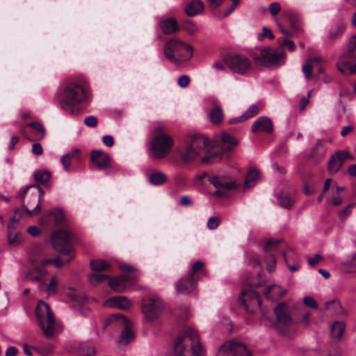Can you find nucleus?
<instances>
[{
    "label": "nucleus",
    "mask_w": 356,
    "mask_h": 356,
    "mask_svg": "<svg viewBox=\"0 0 356 356\" xmlns=\"http://www.w3.org/2000/svg\"><path fill=\"white\" fill-rule=\"evenodd\" d=\"M268 10L273 16H275L280 13L281 10V6L277 2H273L269 5Z\"/></svg>",
    "instance_id": "nucleus-51"
},
{
    "label": "nucleus",
    "mask_w": 356,
    "mask_h": 356,
    "mask_svg": "<svg viewBox=\"0 0 356 356\" xmlns=\"http://www.w3.org/2000/svg\"><path fill=\"white\" fill-rule=\"evenodd\" d=\"M202 353L197 332L192 327H187L184 334L177 339L173 352L166 356H202Z\"/></svg>",
    "instance_id": "nucleus-2"
},
{
    "label": "nucleus",
    "mask_w": 356,
    "mask_h": 356,
    "mask_svg": "<svg viewBox=\"0 0 356 356\" xmlns=\"http://www.w3.org/2000/svg\"><path fill=\"white\" fill-rule=\"evenodd\" d=\"M174 144L172 138L166 134L164 127H157L155 136L149 143V156L154 159H163L170 153Z\"/></svg>",
    "instance_id": "nucleus-6"
},
{
    "label": "nucleus",
    "mask_w": 356,
    "mask_h": 356,
    "mask_svg": "<svg viewBox=\"0 0 356 356\" xmlns=\"http://www.w3.org/2000/svg\"><path fill=\"white\" fill-rule=\"evenodd\" d=\"M228 68L235 74L246 75L252 70V62L246 56L239 54H231L225 58Z\"/></svg>",
    "instance_id": "nucleus-11"
},
{
    "label": "nucleus",
    "mask_w": 356,
    "mask_h": 356,
    "mask_svg": "<svg viewBox=\"0 0 356 356\" xmlns=\"http://www.w3.org/2000/svg\"><path fill=\"white\" fill-rule=\"evenodd\" d=\"M354 204H350L343 210L339 212V218L341 219H344L351 213V209L354 207Z\"/></svg>",
    "instance_id": "nucleus-58"
},
{
    "label": "nucleus",
    "mask_w": 356,
    "mask_h": 356,
    "mask_svg": "<svg viewBox=\"0 0 356 356\" xmlns=\"http://www.w3.org/2000/svg\"><path fill=\"white\" fill-rule=\"evenodd\" d=\"M59 282V278L56 275H51L49 284H46L44 283V287L40 289L45 291L49 296L56 294L57 293Z\"/></svg>",
    "instance_id": "nucleus-35"
},
{
    "label": "nucleus",
    "mask_w": 356,
    "mask_h": 356,
    "mask_svg": "<svg viewBox=\"0 0 356 356\" xmlns=\"http://www.w3.org/2000/svg\"><path fill=\"white\" fill-rule=\"evenodd\" d=\"M49 216H52L54 219V223L57 225H60L63 224L64 220V212L60 208L53 209L49 210L41 219L40 220V222L42 225H47L49 223L48 220Z\"/></svg>",
    "instance_id": "nucleus-26"
},
{
    "label": "nucleus",
    "mask_w": 356,
    "mask_h": 356,
    "mask_svg": "<svg viewBox=\"0 0 356 356\" xmlns=\"http://www.w3.org/2000/svg\"><path fill=\"white\" fill-rule=\"evenodd\" d=\"M47 264H42V259L40 263H37L33 265L32 271L36 273L38 275L32 277L33 281L39 282V289H43L44 287V278L48 275V271L44 268Z\"/></svg>",
    "instance_id": "nucleus-27"
},
{
    "label": "nucleus",
    "mask_w": 356,
    "mask_h": 356,
    "mask_svg": "<svg viewBox=\"0 0 356 356\" xmlns=\"http://www.w3.org/2000/svg\"><path fill=\"white\" fill-rule=\"evenodd\" d=\"M216 356H251L244 344L236 340L224 343L219 348Z\"/></svg>",
    "instance_id": "nucleus-14"
},
{
    "label": "nucleus",
    "mask_w": 356,
    "mask_h": 356,
    "mask_svg": "<svg viewBox=\"0 0 356 356\" xmlns=\"http://www.w3.org/2000/svg\"><path fill=\"white\" fill-rule=\"evenodd\" d=\"M345 323L342 321H337L332 326V336L334 339H339L345 332Z\"/></svg>",
    "instance_id": "nucleus-39"
},
{
    "label": "nucleus",
    "mask_w": 356,
    "mask_h": 356,
    "mask_svg": "<svg viewBox=\"0 0 356 356\" xmlns=\"http://www.w3.org/2000/svg\"><path fill=\"white\" fill-rule=\"evenodd\" d=\"M183 28L189 33H193L197 31L196 26L191 22H186L184 24Z\"/></svg>",
    "instance_id": "nucleus-60"
},
{
    "label": "nucleus",
    "mask_w": 356,
    "mask_h": 356,
    "mask_svg": "<svg viewBox=\"0 0 356 356\" xmlns=\"http://www.w3.org/2000/svg\"><path fill=\"white\" fill-rule=\"evenodd\" d=\"M91 160L99 170L107 169L111 165V157L108 154L95 150L91 154Z\"/></svg>",
    "instance_id": "nucleus-21"
},
{
    "label": "nucleus",
    "mask_w": 356,
    "mask_h": 356,
    "mask_svg": "<svg viewBox=\"0 0 356 356\" xmlns=\"http://www.w3.org/2000/svg\"><path fill=\"white\" fill-rule=\"evenodd\" d=\"M210 121L213 124H219L222 122L224 113L222 107L216 104L208 113Z\"/></svg>",
    "instance_id": "nucleus-30"
},
{
    "label": "nucleus",
    "mask_w": 356,
    "mask_h": 356,
    "mask_svg": "<svg viewBox=\"0 0 356 356\" xmlns=\"http://www.w3.org/2000/svg\"><path fill=\"white\" fill-rule=\"evenodd\" d=\"M267 270L269 272H273L275 269V258L273 254L270 253L267 256Z\"/></svg>",
    "instance_id": "nucleus-48"
},
{
    "label": "nucleus",
    "mask_w": 356,
    "mask_h": 356,
    "mask_svg": "<svg viewBox=\"0 0 356 356\" xmlns=\"http://www.w3.org/2000/svg\"><path fill=\"white\" fill-rule=\"evenodd\" d=\"M84 124L88 127H95L97 124V118L93 115L88 116L84 120Z\"/></svg>",
    "instance_id": "nucleus-52"
},
{
    "label": "nucleus",
    "mask_w": 356,
    "mask_h": 356,
    "mask_svg": "<svg viewBox=\"0 0 356 356\" xmlns=\"http://www.w3.org/2000/svg\"><path fill=\"white\" fill-rule=\"evenodd\" d=\"M204 9V4L200 0H193L186 7L185 11L188 16H193L201 13Z\"/></svg>",
    "instance_id": "nucleus-31"
},
{
    "label": "nucleus",
    "mask_w": 356,
    "mask_h": 356,
    "mask_svg": "<svg viewBox=\"0 0 356 356\" xmlns=\"http://www.w3.org/2000/svg\"><path fill=\"white\" fill-rule=\"evenodd\" d=\"M335 156L339 159L342 163H343L344 161L346 159L353 160V156L346 151L338 152L335 154Z\"/></svg>",
    "instance_id": "nucleus-50"
},
{
    "label": "nucleus",
    "mask_w": 356,
    "mask_h": 356,
    "mask_svg": "<svg viewBox=\"0 0 356 356\" xmlns=\"http://www.w3.org/2000/svg\"><path fill=\"white\" fill-rule=\"evenodd\" d=\"M193 47L177 38L168 40L164 46L165 57L170 62L178 63L190 60L193 56Z\"/></svg>",
    "instance_id": "nucleus-5"
},
{
    "label": "nucleus",
    "mask_w": 356,
    "mask_h": 356,
    "mask_svg": "<svg viewBox=\"0 0 356 356\" xmlns=\"http://www.w3.org/2000/svg\"><path fill=\"white\" fill-rule=\"evenodd\" d=\"M90 283L92 285H97L104 282L106 280H111V277L107 275L100 273H92L88 276Z\"/></svg>",
    "instance_id": "nucleus-42"
},
{
    "label": "nucleus",
    "mask_w": 356,
    "mask_h": 356,
    "mask_svg": "<svg viewBox=\"0 0 356 356\" xmlns=\"http://www.w3.org/2000/svg\"><path fill=\"white\" fill-rule=\"evenodd\" d=\"M91 269L95 272L110 271L111 264L105 260L93 259L90 261Z\"/></svg>",
    "instance_id": "nucleus-33"
},
{
    "label": "nucleus",
    "mask_w": 356,
    "mask_h": 356,
    "mask_svg": "<svg viewBox=\"0 0 356 356\" xmlns=\"http://www.w3.org/2000/svg\"><path fill=\"white\" fill-rule=\"evenodd\" d=\"M323 59L321 57H313L307 60L302 66V72L305 78L309 80L316 75H318L323 71L322 66Z\"/></svg>",
    "instance_id": "nucleus-16"
},
{
    "label": "nucleus",
    "mask_w": 356,
    "mask_h": 356,
    "mask_svg": "<svg viewBox=\"0 0 356 356\" xmlns=\"http://www.w3.org/2000/svg\"><path fill=\"white\" fill-rule=\"evenodd\" d=\"M204 264L202 261H196L192 266L191 270L189 272L188 275H195V273L202 270V268L204 267Z\"/></svg>",
    "instance_id": "nucleus-57"
},
{
    "label": "nucleus",
    "mask_w": 356,
    "mask_h": 356,
    "mask_svg": "<svg viewBox=\"0 0 356 356\" xmlns=\"http://www.w3.org/2000/svg\"><path fill=\"white\" fill-rule=\"evenodd\" d=\"M280 243V240L270 239L267 241L265 245V250L266 252H270L275 248Z\"/></svg>",
    "instance_id": "nucleus-53"
},
{
    "label": "nucleus",
    "mask_w": 356,
    "mask_h": 356,
    "mask_svg": "<svg viewBox=\"0 0 356 356\" xmlns=\"http://www.w3.org/2000/svg\"><path fill=\"white\" fill-rule=\"evenodd\" d=\"M104 305L110 308L128 309L131 306V302L124 296H115L106 300Z\"/></svg>",
    "instance_id": "nucleus-23"
},
{
    "label": "nucleus",
    "mask_w": 356,
    "mask_h": 356,
    "mask_svg": "<svg viewBox=\"0 0 356 356\" xmlns=\"http://www.w3.org/2000/svg\"><path fill=\"white\" fill-rule=\"evenodd\" d=\"M232 1V6L227 8L223 14V17H227L229 15H230L232 11L236 8V7L238 5L240 0H231Z\"/></svg>",
    "instance_id": "nucleus-59"
},
{
    "label": "nucleus",
    "mask_w": 356,
    "mask_h": 356,
    "mask_svg": "<svg viewBox=\"0 0 356 356\" xmlns=\"http://www.w3.org/2000/svg\"><path fill=\"white\" fill-rule=\"evenodd\" d=\"M277 200L280 205L286 209L291 208L295 202V199L293 197L284 193H281L277 196Z\"/></svg>",
    "instance_id": "nucleus-40"
},
{
    "label": "nucleus",
    "mask_w": 356,
    "mask_h": 356,
    "mask_svg": "<svg viewBox=\"0 0 356 356\" xmlns=\"http://www.w3.org/2000/svg\"><path fill=\"white\" fill-rule=\"evenodd\" d=\"M283 257L284 258V261H285V263L288 267V268L291 271V272H295V271H297L299 268H300V264L298 262V263H296L294 264H289L288 263V261L286 258V254L285 253H283Z\"/></svg>",
    "instance_id": "nucleus-61"
},
{
    "label": "nucleus",
    "mask_w": 356,
    "mask_h": 356,
    "mask_svg": "<svg viewBox=\"0 0 356 356\" xmlns=\"http://www.w3.org/2000/svg\"><path fill=\"white\" fill-rule=\"evenodd\" d=\"M190 83V77L188 75H181L179 77L177 83L181 88H186Z\"/></svg>",
    "instance_id": "nucleus-54"
},
{
    "label": "nucleus",
    "mask_w": 356,
    "mask_h": 356,
    "mask_svg": "<svg viewBox=\"0 0 356 356\" xmlns=\"http://www.w3.org/2000/svg\"><path fill=\"white\" fill-rule=\"evenodd\" d=\"M197 280V277L188 274L176 283L175 286L177 292L181 293L192 292L195 289Z\"/></svg>",
    "instance_id": "nucleus-19"
},
{
    "label": "nucleus",
    "mask_w": 356,
    "mask_h": 356,
    "mask_svg": "<svg viewBox=\"0 0 356 356\" xmlns=\"http://www.w3.org/2000/svg\"><path fill=\"white\" fill-rule=\"evenodd\" d=\"M356 49V35H353L348 43V51L344 54L338 63V69L343 74L356 73V63L353 64L355 58L353 51Z\"/></svg>",
    "instance_id": "nucleus-12"
},
{
    "label": "nucleus",
    "mask_w": 356,
    "mask_h": 356,
    "mask_svg": "<svg viewBox=\"0 0 356 356\" xmlns=\"http://www.w3.org/2000/svg\"><path fill=\"white\" fill-rule=\"evenodd\" d=\"M159 25L165 34H172L179 29L177 20L173 17L161 20Z\"/></svg>",
    "instance_id": "nucleus-28"
},
{
    "label": "nucleus",
    "mask_w": 356,
    "mask_h": 356,
    "mask_svg": "<svg viewBox=\"0 0 356 356\" xmlns=\"http://www.w3.org/2000/svg\"><path fill=\"white\" fill-rule=\"evenodd\" d=\"M134 337V335L131 330V324H129L127 327L122 329V332L120 336L118 342L120 344L126 345L129 343L131 340H133Z\"/></svg>",
    "instance_id": "nucleus-38"
},
{
    "label": "nucleus",
    "mask_w": 356,
    "mask_h": 356,
    "mask_svg": "<svg viewBox=\"0 0 356 356\" xmlns=\"http://www.w3.org/2000/svg\"><path fill=\"white\" fill-rule=\"evenodd\" d=\"M32 187H36L38 188V193H34L32 194V201L35 203L34 208L33 210L29 209L28 207L23 206L25 211L29 215H33V214H38L40 211V203L42 201V198L44 195V191L40 188L38 187L36 185L33 186H28L25 188L24 191V195L26 193L27 190Z\"/></svg>",
    "instance_id": "nucleus-22"
},
{
    "label": "nucleus",
    "mask_w": 356,
    "mask_h": 356,
    "mask_svg": "<svg viewBox=\"0 0 356 356\" xmlns=\"http://www.w3.org/2000/svg\"><path fill=\"white\" fill-rule=\"evenodd\" d=\"M32 152L35 155H41L43 152L42 147L40 143H35L32 145Z\"/></svg>",
    "instance_id": "nucleus-63"
},
{
    "label": "nucleus",
    "mask_w": 356,
    "mask_h": 356,
    "mask_svg": "<svg viewBox=\"0 0 356 356\" xmlns=\"http://www.w3.org/2000/svg\"><path fill=\"white\" fill-rule=\"evenodd\" d=\"M274 35L270 29L267 27L262 29V33L258 35V38L261 39L262 38H268L270 39L274 38Z\"/></svg>",
    "instance_id": "nucleus-55"
},
{
    "label": "nucleus",
    "mask_w": 356,
    "mask_h": 356,
    "mask_svg": "<svg viewBox=\"0 0 356 356\" xmlns=\"http://www.w3.org/2000/svg\"><path fill=\"white\" fill-rule=\"evenodd\" d=\"M148 179L151 184L154 186H161L166 182L167 177L163 172L156 171L152 172L149 176Z\"/></svg>",
    "instance_id": "nucleus-36"
},
{
    "label": "nucleus",
    "mask_w": 356,
    "mask_h": 356,
    "mask_svg": "<svg viewBox=\"0 0 356 356\" xmlns=\"http://www.w3.org/2000/svg\"><path fill=\"white\" fill-rule=\"evenodd\" d=\"M240 304L245 309L247 312H252L250 306L257 305L260 307L261 300L257 293L252 289L244 290L241 292L238 298Z\"/></svg>",
    "instance_id": "nucleus-17"
},
{
    "label": "nucleus",
    "mask_w": 356,
    "mask_h": 356,
    "mask_svg": "<svg viewBox=\"0 0 356 356\" xmlns=\"http://www.w3.org/2000/svg\"><path fill=\"white\" fill-rule=\"evenodd\" d=\"M20 212L17 210L8 225V238L10 243H17L19 241V232L16 231V224L19 220Z\"/></svg>",
    "instance_id": "nucleus-24"
},
{
    "label": "nucleus",
    "mask_w": 356,
    "mask_h": 356,
    "mask_svg": "<svg viewBox=\"0 0 356 356\" xmlns=\"http://www.w3.org/2000/svg\"><path fill=\"white\" fill-rule=\"evenodd\" d=\"M221 140L223 145L226 146L227 151H230L232 147L236 146L238 144L237 140L227 134H223L221 136Z\"/></svg>",
    "instance_id": "nucleus-43"
},
{
    "label": "nucleus",
    "mask_w": 356,
    "mask_h": 356,
    "mask_svg": "<svg viewBox=\"0 0 356 356\" xmlns=\"http://www.w3.org/2000/svg\"><path fill=\"white\" fill-rule=\"evenodd\" d=\"M220 224V219L217 217H211L207 221V227L209 229H216Z\"/></svg>",
    "instance_id": "nucleus-49"
},
{
    "label": "nucleus",
    "mask_w": 356,
    "mask_h": 356,
    "mask_svg": "<svg viewBox=\"0 0 356 356\" xmlns=\"http://www.w3.org/2000/svg\"><path fill=\"white\" fill-rule=\"evenodd\" d=\"M20 132L29 140H40L45 135L44 127L38 122L27 124L25 127H21Z\"/></svg>",
    "instance_id": "nucleus-15"
},
{
    "label": "nucleus",
    "mask_w": 356,
    "mask_h": 356,
    "mask_svg": "<svg viewBox=\"0 0 356 356\" xmlns=\"http://www.w3.org/2000/svg\"><path fill=\"white\" fill-rule=\"evenodd\" d=\"M262 106L260 107L257 104H252V106H250L248 108V109L245 111V113L243 114L245 120L256 115L259 112Z\"/></svg>",
    "instance_id": "nucleus-46"
},
{
    "label": "nucleus",
    "mask_w": 356,
    "mask_h": 356,
    "mask_svg": "<svg viewBox=\"0 0 356 356\" xmlns=\"http://www.w3.org/2000/svg\"><path fill=\"white\" fill-rule=\"evenodd\" d=\"M80 152L81 151L79 149H74V150L61 156L60 162L65 170H70L72 161L77 159Z\"/></svg>",
    "instance_id": "nucleus-29"
},
{
    "label": "nucleus",
    "mask_w": 356,
    "mask_h": 356,
    "mask_svg": "<svg viewBox=\"0 0 356 356\" xmlns=\"http://www.w3.org/2000/svg\"><path fill=\"white\" fill-rule=\"evenodd\" d=\"M321 260H323L322 256L318 254H316L314 257L309 258L308 259V264L311 266H314Z\"/></svg>",
    "instance_id": "nucleus-64"
},
{
    "label": "nucleus",
    "mask_w": 356,
    "mask_h": 356,
    "mask_svg": "<svg viewBox=\"0 0 356 356\" xmlns=\"http://www.w3.org/2000/svg\"><path fill=\"white\" fill-rule=\"evenodd\" d=\"M164 310V304L161 299L156 296L143 299L142 313L145 319L153 322L159 319Z\"/></svg>",
    "instance_id": "nucleus-9"
},
{
    "label": "nucleus",
    "mask_w": 356,
    "mask_h": 356,
    "mask_svg": "<svg viewBox=\"0 0 356 356\" xmlns=\"http://www.w3.org/2000/svg\"><path fill=\"white\" fill-rule=\"evenodd\" d=\"M72 237V232L69 229L58 230L51 236L53 248L59 253L68 257L67 263L74 257V250L70 243Z\"/></svg>",
    "instance_id": "nucleus-7"
},
{
    "label": "nucleus",
    "mask_w": 356,
    "mask_h": 356,
    "mask_svg": "<svg viewBox=\"0 0 356 356\" xmlns=\"http://www.w3.org/2000/svg\"><path fill=\"white\" fill-rule=\"evenodd\" d=\"M77 353L79 356H94L96 350L91 343L86 342L80 344Z\"/></svg>",
    "instance_id": "nucleus-37"
},
{
    "label": "nucleus",
    "mask_w": 356,
    "mask_h": 356,
    "mask_svg": "<svg viewBox=\"0 0 356 356\" xmlns=\"http://www.w3.org/2000/svg\"><path fill=\"white\" fill-rule=\"evenodd\" d=\"M102 141L107 147H112L114 145V139L112 136L106 135L103 136Z\"/></svg>",
    "instance_id": "nucleus-62"
},
{
    "label": "nucleus",
    "mask_w": 356,
    "mask_h": 356,
    "mask_svg": "<svg viewBox=\"0 0 356 356\" xmlns=\"http://www.w3.org/2000/svg\"><path fill=\"white\" fill-rule=\"evenodd\" d=\"M346 27V24L344 21L341 19H339L335 25V27L330 30L327 37L330 40H335L340 37L343 33L345 31Z\"/></svg>",
    "instance_id": "nucleus-32"
},
{
    "label": "nucleus",
    "mask_w": 356,
    "mask_h": 356,
    "mask_svg": "<svg viewBox=\"0 0 356 356\" xmlns=\"http://www.w3.org/2000/svg\"><path fill=\"white\" fill-rule=\"evenodd\" d=\"M208 181L216 188L213 195L216 197H223L227 191L236 188L238 184L232 181L225 175H208Z\"/></svg>",
    "instance_id": "nucleus-13"
},
{
    "label": "nucleus",
    "mask_w": 356,
    "mask_h": 356,
    "mask_svg": "<svg viewBox=\"0 0 356 356\" xmlns=\"http://www.w3.org/2000/svg\"><path fill=\"white\" fill-rule=\"evenodd\" d=\"M252 132L271 133L273 131V123L271 120L266 116L259 118L252 125Z\"/></svg>",
    "instance_id": "nucleus-25"
},
{
    "label": "nucleus",
    "mask_w": 356,
    "mask_h": 356,
    "mask_svg": "<svg viewBox=\"0 0 356 356\" xmlns=\"http://www.w3.org/2000/svg\"><path fill=\"white\" fill-rule=\"evenodd\" d=\"M42 264H54L57 268H60L63 263L60 257H56L55 259H43Z\"/></svg>",
    "instance_id": "nucleus-47"
},
{
    "label": "nucleus",
    "mask_w": 356,
    "mask_h": 356,
    "mask_svg": "<svg viewBox=\"0 0 356 356\" xmlns=\"http://www.w3.org/2000/svg\"><path fill=\"white\" fill-rule=\"evenodd\" d=\"M88 97V88L85 82L70 80L63 86L60 106L67 114L76 115L80 112L79 105L86 101Z\"/></svg>",
    "instance_id": "nucleus-1"
},
{
    "label": "nucleus",
    "mask_w": 356,
    "mask_h": 356,
    "mask_svg": "<svg viewBox=\"0 0 356 356\" xmlns=\"http://www.w3.org/2000/svg\"><path fill=\"white\" fill-rule=\"evenodd\" d=\"M33 176L38 184H45L48 182L51 175L49 171L42 170L35 172Z\"/></svg>",
    "instance_id": "nucleus-41"
},
{
    "label": "nucleus",
    "mask_w": 356,
    "mask_h": 356,
    "mask_svg": "<svg viewBox=\"0 0 356 356\" xmlns=\"http://www.w3.org/2000/svg\"><path fill=\"white\" fill-rule=\"evenodd\" d=\"M129 324H131L130 321L124 316L113 314L106 319L104 328L110 327L113 330H122Z\"/></svg>",
    "instance_id": "nucleus-20"
},
{
    "label": "nucleus",
    "mask_w": 356,
    "mask_h": 356,
    "mask_svg": "<svg viewBox=\"0 0 356 356\" xmlns=\"http://www.w3.org/2000/svg\"><path fill=\"white\" fill-rule=\"evenodd\" d=\"M303 301L306 305H307L313 309L318 308V304H317L316 301L312 297L305 296L303 299Z\"/></svg>",
    "instance_id": "nucleus-56"
},
{
    "label": "nucleus",
    "mask_w": 356,
    "mask_h": 356,
    "mask_svg": "<svg viewBox=\"0 0 356 356\" xmlns=\"http://www.w3.org/2000/svg\"><path fill=\"white\" fill-rule=\"evenodd\" d=\"M209 141L204 136L195 135L188 138L177 150L184 163H190L207 152Z\"/></svg>",
    "instance_id": "nucleus-3"
},
{
    "label": "nucleus",
    "mask_w": 356,
    "mask_h": 356,
    "mask_svg": "<svg viewBox=\"0 0 356 356\" xmlns=\"http://www.w3.org/2000/svg\"><path fill=\"white\" fill-rule=\"evenodd\" d=\"M259 178V172L258 170L254 168L249 169L244 181V187L246 188L252 187L254 186Z\"/></svg>",
    "instance_id": "nucleus-34"
},
{
    "label": "nucleus",
    "mask_w": 356,
    "mask_h": 356,
    "mask_svg": "<svg viewBox=\"0 0 356 356\" xmlns=\"http://www.w3.org/2000/svg\"><path fill=\"white\" fill-rule=\"evenodd\" d=\"M342 165L343 163H341V161H340L334 154V156H332L329 161L328 170L331 173L337 172L342 166Z\"/></svg>",
    "instance_id": "nucleus-44"
},
{
    "label": "nucleus",
    "mask_w": 356,
    "mask_h": 356,
    "mask_svg": "<svg viewBox=\"0 0 356 356\" xmlns=\"http://www.w3.org/2000/svg\"><path fill=\"white\" fill-rule=\"evenodd\" d=\"M343 268L347 273H351L356 270V253L350 260H347L342 264Z\"/></svg>",
    "instance_id": "nucleus-45"
},
{
    "label": "nucleus",
    "mask_w": 356,
    "mask_h": 356,
    "mask_svg": "<svg viewBox=\"0 0 356 356\" xmlns=\"http://www.w3.org/2000/svg\"><path fill=\"white\" fill-rule=\"evenodd\" d=\"M274 312L276 316L275 328L282 335H286L288 328L294 323L289 305L284 302H282L274 309Z\"/></svg>",
    "instance_id": "nucleus-10"
},
{
    "label": "nucleus",
    "mask_w": 356,
    "mask_h": 356,
    "mask_svg": "<svg viewBox=\"0 0 356 356\" xmlns=\"http://www.w3.org/2000/svg\"><path fill=\"white\" fill-rule=\"evenodd\" d=\"M136 281V278L129 275H121L111 278L108 282L110 287L115 292H123Z\"/></svg>",
    "instance_id": "nucleus-18"
},
{
    "label": "nucleus",
    "mask_w": 356,
    "mask_h": 356,
    "mask_svg": "<svg viewBox=\"0 0 356 356\" xmlns=\"http://www.w3.org/2000/svg\"><path fill=\"white\" fill-rule=\"evenodd\" d=\"M286 54L282 49L275 50L271 47H265L260 54L254 57V63L259 66L270 67H279L284 64Z\"/></svg>",
    "instance_id": "nucleus-8"
},
{
    "label": "nucleus",
    "mask_w": 356,
    "mask_h": 356,
    "mask_svg": "<svg viewBox=\"0 0 356 356\" xmlns=\"http://www.w3.org/2000/svg\"><path fill=\"white\" fill-rule=\"evenodd\" d=\"M35 315L38 324L45 337L53 338L60 331L50 307L44 301L40 300L38 302Z\"/></svg>",
    "instance_id": "nucleus-4"
}]
</instances>
